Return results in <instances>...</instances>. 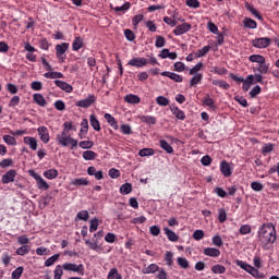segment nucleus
<instances>
[{
    "label": "nucleus",
    "instance_id": "nucleus-1",
    "mask_svg": "<svg viewBox=\"0 0 279 279\" xmlns=\"http://www.w3.org/2000/svg\"><path fill=\"white\" fill-rule=\"evenodd\" d=\"M257 239L263 250H269L276 243V227L271 223H264L257 231Z\"/></svg>",
    "mask_w": 279,
    "mask_h": 279
},
{
    "label": "nucleus",
    "instance_id": "nucleus-2",
    "mask_svg": "<svg viewBox=\"0 0 279 279\" xmlns=\"http://www.w3.org/2000/svg\"><path fill=\"white\" fill-rule=\"evenodd\" d=\"M57 143L62 147H69L71 145V149L77 147V140L71 137V134H68L66 130H63L61 134H57Z\"/></svg>",
    "mask_w": 279,
    "mask_h": 279
},
{
    "label": "nucleus",
    "instance_id": "nucleus-3",
    "mask_svg": "<svg viewBox=\"0 0 279 279\" xmlns=\"http://www.w3.org/2000/svg\"><path fill=\"white\" fill-rule=\"evenodd\" d=\"M231 80H233V82H238V84H243L242 85V90H244V93H247V90H250V88L252 87V84H254V74L248 75L246 78L236 76V74H230Z\"/></svg>",
    "mask_w": 279,
    "mask_h": 279
},
{
    "label": "nucleus",
    "instance_id": "nucleus-4",
    "mask_svg": "<svg viewBox=\"0 0 279 279\" xmlns=\"http://www.w3.org/2000/svg\"><path fill=\"white\" fill-rule=\"evenodd\" d=\"M69 43H61L56 46V56L60 64L66 62V52L69 51Z\"/></svg>",
    "mask_w": 279,
    "mask_h": 279
},
{
    "label": "nucleus",
    "instance_id": "nucleus-5",
    "mask_svg": "<svg viewBox=\"0 0 279 279\" xmlns=\"http://www.w3.org/2000/svg\"><path fill=\"white\" fill-rule=\"evenodd\" d=\"M28 173H29L31 178L36 180L37 187L40 191H48L49 190V183H47V181H45V179H43V177L40 174H38L34 170H29Z\"/></svg>",
    "mask_w": 279,
    "mask_h": 279
},
{
    "label": "nucleus",
    "instance_id": "nucleus-6",
    "mask_svg": "<svg viewBox=\"0 0 279 279\" xmlns=\"http://www.w3.org/2000/svg\"><path fill=\"white\" fill-rule=\"evenodd\" d=\"M252 47H255V49H267L269 45H271V38L269 37H259L255 38L251 41Z\"/></svg>",
    "mask_w": 279,
    "mask_h": 279
},
{
    "label": "nucleus",
    "instance_id": "nucleus-7",
    "mask_svg": "<svg viewBox=\"0 0 279 279\" xmlns=\"http://www.w3.org/2000/svg\"><path fill=\"white\" fill-rule=\"evenodd\" d=\"M61 267H63L64 271H74L80 276H84L85 269L83 264L76 265L73 263H64Z\"/></svg>",
    "mask_w": 279,
    "mask_h": 279
},
{
    "label": "nucleus",
    "instance_id": "nucleus-8",
    "mask_svg": "<svg viewBox=\"0 0 279 279\" xmlns=\"http://www.w3.org/2000/svg\"><path fill=\"white\" fill-rule=\"evenodd\" d=\"M128 64L129 66H136L137 69H143V66H147V64H149V60L136 57L129 60Z\"/></svg>",
    "mask_w": 279,
    "mask_h": 279
},
{
    "label": "nucleus",
    "instance_id": "nucleus-9",
    "mask_svg": "<svg viewBox=\"0 0 279 279\" xmlns=\"http://www.w3.org/2000/svg\"><path fill=\"white\" fill-rule=\"evenodd\" d=\"M95 101H97V97H95V95H89L87 98L78 100L75 106H77V108H90Z\"/></svg>",
    "mask_w": 279,
    "mask_h": 279
},
{
    "label": "nucleus",
    "instance_id": "nucleus-10",
    "mask_svg": "<svg viewBox=\"0 0 279 279\" xmlns=\"http://www.w3.org/2000/svg\"><path fill=\"white\" fill-rule=\"evenodd\" d=\"M37 133H38L40 141H43L45 143V145H47V143H49V141H51V136L49 135V129H47V126H39L37 129Z\"/></svg>",
    "mask_w": 279,
    "mask_h": 279
},
{
    "label": "nucleus",
    "instance_id": "nucleus-11",
    "mask_svg": "<svg viewBox=\"0 0 279 279\" xmlns=\"http://www.w3.org/2000/svg\"><path fill=\"white\" fill-rule=\"evenodd\" d=\"M191 24L190 23H183L181 25H178L173 31L172 34L174 36H182L183 34H186L187 32H191Z\"/></svg>",
    "mask_w": 279,
    "mask_h": 279
},
{
    "label": "nucleus",
    "instance_id": "nucleus-12",
    "mask_svg": "<svg viewBox=\"0 0 279 279\" xmlns=\"http://www.w3.org/2000/svg\"><path fill=\"white\" fill-rule=\"evenodd\" d=\"M14 180H16V170L14 169L7 171L1 178L2 184H10V182H14Z\"/></svg>",
    "mask_w": 279,
    "mask_h": 279
},
{
    "label": "nucleus",
    "instance_id": "nucleus-13",
    "mask_svg": "<svg viewBox=\"0 0 279 279\" xmlns=\"http://www.w3.org/2000/svg\"><path fill=\"white\" fill-rule=\"evenodd\" d=\"M203 254L205 256H210L211 258H219V256H221V251L216 247H206L204 248Z\"/></svg>",
    "mask_w": 279,
    "mask_h": 279
},
{
    "label": "nucleus",
    "instance_id": "nucleus-14",
    "mask_svg": "<svg viewBox=\"0 0 279 279\" xmlns=\"http://www.w3.org/2000/svg\"><path fill=\"white\" fill-rule=\"evenodd\" d=\"M54 84H56V86H58V88H60L64 93H73V86H71V84H69L64 81L56 80Z\"/></svg>",
    "mask_w": 279,
    "mask_h": 279
},
{
    "label": "nucleus",
    "instance_id": "nucleus-15",
    "mask_svg": "<svg viewBox=\"0 0 279 279\" xmlns=\"http://www.w3.org/2000/svg\"><path fill=\"white\" fill-rule=\"evenodd\" d=\"M161 75L162 77H169V80H172L173 82H177V83H182L184 77H182V75L180 74H175L173 72H169V71H166V72H161Z\"/></svg>",
    "mask_w": 279,
    "mask_h": 279
},
{
    "label": "nucleus",
    "instance_id": "nucleus-16",
    "mask_svg": "<svg viewBox=\"0 0 279 279\" xmlns=\"http://www.w3.org/2000/svg\"><path fill=\"white\" fill-rule=\"evenodd\" d=\"M220 171L225 178H230V175H232V168H230V163L226 160L220 162Z\"/></svg>",
    "mask_w": 279,
    "mask_h": 279
},
{
    "label": "nucleus",
    "instance_id": "nucleus-17",
    "mask_svg": "<svg viewBox=\"0 0 279 279\" xmlns=\"http://www.w3.org/2000/svg\"><path fill=\"white\" fill-rule=\"evenodd\" d=\"M23 142L25 145H28L33 151H36V149H38V141H36V137L25 136L23 138Z\"/></svg>",
    "mask_w": 279,
    "mask_h": 279
},
{
    "label": "nucleus",
    "instance_id": "nucleus-18",
    "mask_svg": "<svg viewBox=\"0 0 279 279\" xmlns=\"http://www.w3.org/2000/svg\"><path fill=\"white\" fill-rule=\"evenodd\" d=\"M81 130L78 132V138L84 140L86 138L87 134H88V120L87 119H83V121L81 122Z\"/></svg>",
    "mask_w": 279,
    "mask_h": 279
},
{
    "label": "nucleus",
    "instance_id": "nucleus-19",
    "mask_svg": "<svg viewBox=\"0 0 279 279\" xmlns=\"http://www.w3.org/2000/svg\"><path fill=\"white\" fill-rule=\"evenodd\" d=\"M203 106H207V108H210L215 112L217 110V105H215V100L210 98V95L206 94V96L203 98Z\"/></svg>",
    "mask_w": 279,
    "mask_h": 279
},
{
    "label": "nucleus",
    "instance_id": "nucleus-20",
    "mask_svg": "<svg viewBox=\"0 0 279 279\" xmlns=\"http://www.w3.org/2000/svg\"><path fill=\"white\" fill-rule=\"evenodd\" d=\"M89 123H90L93 130H95V132H101V123H99L97 116L90 114Z\"/></svg>",
    "mask_w": 279,
    "mask_h": 279
},
{
    "label": "nucleus",
    "instance_id": "nucleus-21",
    "mask_svg": "<svg viewBox=\"0 0 279 279\" xmlns=\"http://www.w3.org/2000/svg\"><path fill=\"white\" fill-rule=\"evenodd\" d=\"M170 110L175 119H179V121H184V119H186V114L182 111V109L178 107H171Z\"/></svg>",
    "mask_w": 279,
    "mask_h": 279
},
{
    "label": "nucleus",
    "instance_id": "nucleus-22",
    "mask_svg": "<svg viewBox=\"0 0 279 279\" xmlns=\"http://www.w3.org/2000/svg\"><path fill=\"white\" fill-rule=\"evenodd\" d=\"M33 100L37 106H40V108H45L47 106V100L45 99V96L43 94H34L33 95Z\"/></svg>",
    "mask_w": 279,
    "mask_h": 279
},
{
    "label": "nucleus",
    "instance_id": "nucleus-23",
    "mask_svg": "<svg viewBox=\"0 0 279 279\" xmlns=\"http://www.w3.org/2000/svg\"><path fill=\"white\" fill-rule=\"evenodd\" d=\"M105 120L113 130H119V122H117V119H114L112 114L105 113Z\"/></svg>",
    "mask_w": 279,
    "mask_h": 279
},
{
    "label": "nucleus",
    "instance_id": "nucleus-24",
    "mask_svg": "<svg viewBox=\"0 0 279 279\" xmlns=\"http://www.w3.org/2000/svg\"><path fill=\"white\" fill-rule=\"evenodd\" d=\"M84 47V38L75 37L72 43V51H80Z\"/></svg>",
    "mask_w": 279,
    "mask_h": 279
},
{
    "label": "nucleus",
    "instance_id": "nucleus-25",
    "mask_svg": "<svg viewBox=\"0 0 279 279\" xmlns=\"http://www.w3.org/2000/svg\"><path fill=\"white\" fill-rule=\"evenodd\" d=\"M243 25L248 29H256V27H258V23L251 17H244Z\"/></svg>",
    "mask_w": 279,
    "mask_h": 279
},
{
    "label": "nucleus",
    "instance_id": "nucleus-26",
    "mask_svg": "<svg viewBox=\"0 0 279 279\" xmlns=\"http://www.w3.org/2000/svg\"><path fill=\"white\" fill-rule=\"evenodd\" d=\"M163 232L166 234V236L168 238V240H170L172 243H175V241H178L180 238L178 236V234H175V232L171 231L169 228H163Z\"/></svg>",
    "mask_w": 279,
    "mask_h": 279
},
{
    "label": "nucleus",
    "instance_id": "nucleus-27",
    "mask_svg": "<svg viewBox=\"0 0 279 279\" xmlns=\"http://www.w3.org/2000/svg\"><path fill=\"white\" fill-rule=\"evenodd\" d=\"M159 146L161 147V149H163V151H166V154H173V147L170 146L168 141L160 140L159 141Z\"/></svg>",
    "mask_w": 279,
    "mask_h": 279
},
{
    "label": "nucleus",
    "instance_id": "nucleus-28",
    "mask_svg": "<svg viewBox=\"0 0 279 279\" xmlns=\"http://www.w3.org/2000/svg\"><path fill=\"white\" fill-rule=\"evenodd\" d=\"M44 77H46L47 80H62V77H64V74H62L61 72H46L44 74Z\"/></svg>",
    "mask_w": 279,
    "mask_h": 279
},
{
    "label": "nucleus",
    "instance_id": "nucleus-29",
    "mask_svg": "<svg viewBox=\"0 0 279 279\" xmlns=\"http://www.w3.org/2000/svg\"><path fill=\"white\" fill-rule=\"evenodd\" d=\"M124 101L126 104H141V97L133 95V94H129L126 96H124Z\"/></svg>",
    "mask_w": 279,
    "mask_h": 279
},
{
    "label": "nucleus",
    "instance_id": "nucleus-30",
    "mask_svg": "<svg viewBox=\"0 0 279 279\" xmlns=\"http://www.w3.org/2000/svg\"><path fill=\"white\" fill-rule=\"evenodd\" d=\"M193 77L190 80V87L193 88V86H197V84L202 83V80L204 78L203 74H192Z\"/></svg>",
    "mask_w": 279,
    "mask_h": 279
},
{
    "label": "nucleus",
    "instance_id": "nucleus-31",
    "mask_svg": "<svg viewBox=\"0 0 279 279\" xmlns=\"http://www.w3.org/2000/svg\"><path fill=\"white\" fill-rule=\"evenodd\" d=\"M142 123H146L147 125H156V117L154 116H142L141 118Z\"/></svg>",
    "mask_w": 279,
    "mask_h": 279
},
{
    "label": "nucleus",
    "instance_id": "nucleus-32",
    "mask_svg": "<svg viewBox=\"0 0 279 279\" xmlns=\"http://www.w3.org/2000/svg\"><path fill=\"white\" fill-rule=\"evenodd\" d=\"M44 178L47 180H56L58 178V170L57 169H49L44 172Z\"/></svg>",
    "mask_w": 279,
    "mask_h": 279
},
{
    "label": "nucleus",
    "instance_id": "nucleus-33",
    "mask_svg": "<svg viewBox=\"0 0 279 279\" xmlns=\"http://www.w3.org/2000/svg\"><path fill=\"white\" fill-rule=\"evenodd\" d=\"M250 62H256L257 64H265V58L263 54H252L248 57Z\"/></svg>",
    "mask_w": 279,
    "mask_h": 279
},
{
    "label": "nucleus",
    "instance_id": "nucleus-34",
    "mask_svg": "<svg viewBox=\"0 0 279 279\" xmlns=\"http://www.w3.org/2000/svg\"><path fill=\"white\" fill-rule=\"evenodd\" d=\"M31 250H32V246H29V245H22L21 247H19L16 250L15 253L17 254V256H26V254H29Z\"/></svg>",
    "mask_w": 279,
    "mask_h": 279
},
{
    "label": "nucleus",
    "instance_id": "nucleus-35",
    "mask_svg": "<svg viewBox=\"0 0 279 279\" xmlns=\"http://www.w3.org/2000/svg\"><path fill=\"white\" fill-rule=\"evenodd\" d=\"M72 186H88V180L85 178L74 179L71 182Z\"/></svg>",
    "mask_w": 279,
    "mask_h": 279
},
{
    "label": "nucleus",
    "instance_id": "nucleus-36",
    "mask_svg": "<svg viewBox=\"0 0 279 279\" xmlns=\"http://www.w3.org/2000/svg\"><path fill=\"white\" fill-rule=\"evenodd\" d=\"M246 10H248V12H251V14L255 16V19H258V21H263V15L260 14V12H258L254 7L250 5V3H246Z\"/></svg>",
    "mask_w": 279,
    "mask_h": 279
},
{
    "label": "nucleus",
    "instance_id": "nucleus-37",
    "mask_svg": "<svg viewBox=\"0 0 279 279\" xmlns=\"http://www.w3.org/2000/svg\"><path fill=\"white\" fill-rule=\"evenodd\" d=\"M107 279H123V277L119 274L117 268H111L108 272Z\"/></svg>",
    "mask_w": 279,
    "mask_h": 279
},
{
    "label": "nucleus",
    "instance_id": "nucleus-38",
    "mask_svg": "<svg viewBox=\"0 0 279 279\" xmlns=\"http://www.w3.org/2000/svg\"><path fill=\"white\" fill-rule=\"evenodd\" d=\"M202 69H204V63L203 62H198L196 65H194L190 70V75H202V73H199V71H202Z\"/></svg>",
    "mask_w": 279,
    "mask_h": 279
},
{
    "label": "nucleus",
    "instance_id": "nucleus-39",
    "mask_svg": "<svg viewBox=\"0 0 279 279\" xmlns=\"http://www.w3.org/2000/svg\"><path fill=\"white\" fill-rule=\"evenodd\" d=\"M214 86H219V88H223V90H230V84L226 81H219V80H214L213 81Z\"/></svg>",
    "mask_w": 279,
    "mask_h": 279
},
{
    "label": "nucleus",
    "instance_id": "nucleus-40",
    "mask_svg": "<svg viewBox=\"0 0 279 279\" xmlns=\"http://www.w3.org/2000/svg\"><path fill=\"white\" fill-rule=\"evenodd\" d=\"M121 195H130L132 193V185L131 183H124L120 186Z\"/></svg>",
    "mask_w": 279,
    "mask_h": 279
},
{
    "label": "nucleus",
    "instance_id": "nucleus-41",
    "mask_svg": "<svg viewBox=\"0 0 279 279\" xmlns=\"http://www.w3.org/2000/svg\"><path fill=\"white\" fill-rule=\"evenodd\" d=\"M156 271H160V267L157 264H150L143 270V274H156Z\"/></svg>",
    "mask_w": 279,
    "mask_h": 279
},
{
    "label": "nucleus",
    "instance_id": "nucleus-42",
    "mask_svg": "<svg viewBox=\"0 0 279 279\" xmlns=\"http://www.w3.org/2000/svg\"><path fill=\"white\" fill-rule=\"evenodd\" d=\"M154 154H156L154 148H143L138 151V156H141L142 158H145L147 156H154Z\"/></svg>",
    "mask_w": 279,
    "mask_h": 279
},
{
    "label": "nucleus",
    "instance_id": "nucleus-43",
    "mask_svg": "<svg viewBox=\"0 0 279 279\" xmlns=\"http://www.w3.org/2000/svg\"><path fill=\"white\" fill-rule=\"evenodd\" d=\"M235 265L238 267H240L241 269H244V271H246L247 274H250V270L252 269V265H250V264H247V263H245L243 260H240V259H238L235 262Z\"/></svg>",
    "mask_w": 279,
    "mask_h": 279
},
{
    "label": "nucleus",
    "instance_id": "nucleus-44",
    "mask_svg": "<svg viewBox=\"0 0 279 279\" xmlns=\"http://www.w3.org/2000/svg\"><path fill=\"white\" fill-rule=\"evenodd\" d=\"M60 258V254H54L45 262V267H51Z\"/></svg>",
    "mask_w": 279,
    "mask_h": 279
},
{
    "label": "nucleus",
    "instance_id": "nucleus-45",
    "mask_svg": "<svg viewBox=\"0 0 279 279\" xmlns=\"http://www.w3.org/2000/svg\"><path fill=\"white\" fill-rule=\"evenodd\" d=\"M83 158L84 160H95V158H97V153L93 150H85L83 153Z\"/></svg>",
    "mask_w": 279,
    "mask_h": 279
},
{
    "label": "nucleus",
    "instance_id": "nucleus-46",
    "mask_svg": "<svg viewBox=\"0 0 279 279\" xmlns=\"http://www.w3.org/2000/svg\"><path fill=\"white\" fill-rule=\"evenodd\" d=\"M62 276H64V268L62 265H57L54 268V279H62Z\"/></svg>",
    "mask_w": 279,
    "mask_h": 279
},
{
    "label": "nucleus",
    "instance_id": "nucleus-47",
    "mask_svg": "<svg viewBox=\"0 0 279 279\" xmlns=\"http://www.w3.org/2000/svg\"><path fill=\"white\" fill-rule=\"evenodd\" d=\"M210 51V46H204L197 52H195V58H204Z\"/></svg>",
    "mask_w": 279,
    "mask_h": 279
},
{
    "label": "nucleus",
    "instance_id": "nucleus-48",
    "mask_svg": "<svg viewBox=\"0 0 279 279\" xmlns=\"http://www.w3.org/2000/svg\"><path fill=\"white\" fill-rule=\"evenodd\" d=\"M90 215L88 214V210H81L77 213L76 218L80 219V221H88Z\"/></svg>",
    "mask_w": 279,
    "mask_h": 279
},
{
    "label": "nucleus",
    "instance_id": "nucleus-49",
    "mask_svg": "<svg viewBox=\"0 0 279 279\" xmlns=\"http://www.w3.org/2000/svg\"><path fill=\"white\" fill-rule=\"evenodd\" d=\"M177 263L181 269H189V259L185 257H178Z\"/></svg>",
    "mask_w": 279,
    "mask_h": 279
},
{
    "label": "nucleus",
    "instance_id": "nucleus-50",
    "mask_svg": "<svg viewBox=\"0 0 279 279\" xmlns=\"http://www.w3.org/2000/svg\"><path fill=\"white\" fill-rule=\"evenodd\" d=\"M165 262L168 267H173V253H171L170 251L166 252Z\"/></svg>",
    "mask_w": 279,
    "mask_h": 279
},
{
    "label": "nucleus",
    "instance_id": "nucleus-51",
    "mask_svg": "<svg viewBox=\"0 0 279 279\" xmlns=\"http://www.w3.org/2000/svg\"><path fill=\"white\" fill-rule=\"evenodd\" d=\"M211 271L213 274H226V266L219 264L214 265Z\"/></svg>",
    "mask_w": 279,
    "mask_h": 279
},
{
    "label": "nucleus",
    "instance_id": "nucleus-52",
    "mask_svg": "<svg viewBox=\"0 0 279 279\" xmlns=\"http://www.w3.org/2000/svg\"><path fill=\"white\" fill-rule=\"evenodd\" d=\"M156 104L161 107L169 106V99L165 96H158L156 98Z\"/></svg>",
    "mask_w": 279,
    "mask_h": 279
},
{
    "label": "nucleus",
    "instance_id": "nucleus-53",
    "mask_svg": "<svg viewBox=\"0 0 279 279\" xmlns=\"http://www.w3.org/2000/svg\"><path fill=\"white\" fill-rule=\"evenodd\" d=\"M226 219H228V213H226V209L220 208L218 210V220L220 223H225Z\"/></svg>",
    "mask_w": 279,
    "mask_h": 279
},
{
    "label": "nucleus",
    "instance_id": "nucleus-54",
    "mask_svg": "<svg viewBox=\"0 0 279 279\" xmlns=\"http://www.w3.org/2000/svg\"><path fill=\"white\" fill-rule=\"evenodd\" d=\"M166 43L167 40L165 39V37L158 35L156 37L155 47H157V49H161V47H163Z\"/></svg>",
    "mask_w": 279,
    "mask_h": 279
},
{
    "label": "nucleus",
    "instance_id": "nucleus-55",
    "mask_svg": "<svg viewBox=\"0 0 279 279\" xmlns=\"http://www.w3.org/2000/svg\"><path fill=\"white\" fill-rule=\"evenodd\" d=\"M93 145H95V143L90 141H82L78 143V147H81V149H93Z\"/></svg>",
    "mask_w": 279,
    "mask_h": 279
},
{
    "label": "nucleus",
    "instance_id": "nucleus-56",
    "mask_svg": "<svg viewBox=\"0 0 279 279\" xmlns=\"http://www.w3.org/2000/svg\"><path fill=\"white\" fill-rule=\"evenodd\" d=\"M23 276V267L20 266L15 270L12 271L11 278L12 279H21Z\"/></svg>",
    "mask_w": 279,
    "mask_h": 279
},
{
    "label": "nucleus",
    "instance_id": "nucleus-57",
    "mask_svg": "<svg viewBox=\"0 0 279 279\" xmlns=\"http://www.w3.org/2000/svg\"><path fill=\"white\" fill-rule=\"evenodd\" d=\"M185 4L187 5V8H193L194 10H197V8H199V5H202L199 0H186Z\"/></svg>",
    "mask_w": 279,
    "mask_h": 279
},
{
    "label": "nucleus",
    "instance_id": "nucleus-58",
    "mask_svg": "<svg viewBox=\"0 0 279 279\" xmlns=\"http://www.w3.org/2000/svg\"><path fill=\"white\" fill-rule=\"evenodd\" d=\"M251 189L258 193V192L263 191V189H265V186L258 181H253L251 183Z\"/></svg>",
    "mask_w": 279,
    "mask_h": 279
},
{
    "label": "nucleus",
    "instance_id": "nucleus-59",
    "mask_svg": "<svg viewBox=\"0 0 279 279\" xmlns=\"http://www.w3.org/2000/svg\"><path fill=\"white\" fill-rule=\"evenodd\" d=\"M257 71L260 75H266V73H269V65L265 63H259L257 66Z\"/></svg>",
    "mask_w": 279,
    "mask_h": 279
},
{
    "label": "nucleus",
    "instance_id": "nucleus-60",
    "mask_svg": "<svg viewBox=\"0 0 279 279\" xmlns=\"http://www.w3.org/2000/svg\"><path fill=\"white\" fill-rule=\"evenodd\" d=\"M14 165V160L12 158H7L0 161L1 169H8V167H12Z\"/></svg>",
    "mask_w": 279,
    "mask_h": 279
},
{
    "label": "nucleus",
    "instance_id": "nucleus-61",
    "mask_svg": "<svg viewBox=\"0 0 279 279\" xmlns=\"http://www.w3.org/2000/svg\"><path fill=\"white\" fill-rule=\"evenodd\" d=\"M3 141L7 145H16V138L14 136H11V135H3Z\"/></svg>",
    "mask_w": 279,
    "mask_h": 279
},
{
    "label": "nucleus",
    "instance_id": "nucleus-62",
    "mask_svg": "<svg viewBox=\"0 0 279 279\" xmlns=\"http://www.w3.org/2000/svg\"><path fill=\"white\" fill-rule=\"evenodd\" d=\"M263 88H260L259 85H256L255 87H253L250 92V97L251 99H254V97H256L257 95H260Z\"/></svg>",
    "mask_w": 279,
    "mask_h": 279
},
{
    "label": "nucleus",
    "instance_id": "nucleus-63",
    "mask_svg": "<svg viewBox=\"0 0 279 279\" xmlns=\"http://www.w3.org/2000/svg\"><path fill=\"white\" fill-rule=\"evenodd\" d=\"M240 234L245 235L252 232V227L250 225H243L239 229Z\"/></svg>",
    "mask_w": 279,
    "mask_h": 279
},
{
    "label": "nucleus",
    "instance_id": "nucleus-64",
    "mask_svg": "<svg viewBox=\"0 0 279 279\" xmlns=\"http://www.w3.org/2000/svg\"><path fill=\"white\" fill-rule=\"evenodd\" d=\"M120 132L125 135H130V134H132V126H130V124H122L120 126Z\"/></svg>",
    "mask_w": 279,
    "mask_h": 279
}]
</instances>
